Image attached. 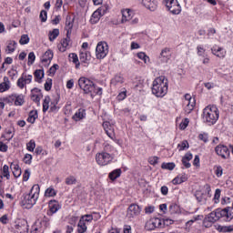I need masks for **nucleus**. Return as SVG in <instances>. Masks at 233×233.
Here are the masks:
<instances>
[{
    "mask_svg": "<svg viewBox=\"0 0 233 233\" xmlns=\"http://www.w3.org/2000/svg\"><path fill=\"white\" fill-rule=\"evenodd\" d=\"M116 148L114 147V146L108 143H105L102 152H106V154H113L112 152H114Z\"/></svg>",
    "mask_w": 233,
    "mask_h": 233,
    "instance_id": "nucleus-42",
    "label": "nucleus"
},
{
    "mask_svg": "<svg viewBox=\"0 0 233 233\" xmlns=\"http://www.w3.org/2000/svg\"><path fill=\"white\" fill-rule=\"evenodd\" d=\"M30 83H32V75L22 74L21 77L17 80V86L23 89L26 85H30Z\"/></svg>",
    "mask_w": 233,
    "mask_h": 233,
    "instance_id": "nucleus-16",
    "label": "nucleus"
},
{
    "mask_svg": "<svg viewBox=\"0 0 233 233\" xmlns=\"http://www.w3.org/2000/svg\"><path fill=\"white\" fill-rule=\"evenodd\" d=\"M59 202L56 200H50L49 201V210L47 211V216H54L57 210H59Z\"/></svg>",
    "mask_w": 233,
    "mask_h": 233,
    "instance_id": "nucleus-25",
    "label": "nucleus"
},
{
    "mask_svg": "<svg viewBox=\"0 0 233 233\" xmlns=\"http://www.w3.org/2000/svg\"><path fill=\"white\" fill-rule=\"evenodd\" d=\"M102 127L106 134V136H108V137H110V139H116V131L114 129V124H110V122L108 121H105L102 124Z\"/></svg>",
    "mask_w": 233,
    "mask_h": 233,
    "instance_id": "nucleus-14",
    "label": "nucleus"
},
{
    "mask_svg": "<svg viewBox=\"0 0 233 233\" xmlns=\"http://www.w3.org/2000/svg\"><path fill=\"white\" fill-rule=\"evenodd\" d=\"M165 227V220L159 218L149 219L145 226L146 230H156V228H163Z\"/></svg>",
    "mask_w": 233,
    "mask_h": 233,
    "instance_id": "nucleus-7",
    "label": "nucleus"
},
{
    "mask_svg": "<svg viewBox=\"0 0 233 233\" xmlns=\"http://www.w3.org/2000/svg\"><path fill=\"white\" fill-rule=\"evenodd\" d=\"M217 156H219L222 159H228L230 157V149L225 145L219 144L215 147Z\"/></svg>",
    "mask_w": 233,
    "mask_h": 233,
    "instance_id": "nucleus-11",
    "label": "nucleus"
},
{
    "mask_svg": "<svg viewBox=\"0 0 233 233\" xmlns=\"http://www.w3.org/2000/svg\"><path fill=\"white\" fill-rule=\"evenodd\" d=\"M116 99L118 101H125V99H127V91H122L120 92L117 96Z\"/></svg>",
    "mask_w": 233,
    "mask_h": 233,
    "instance_id": "nucleus-62",
    "label": "nucleus"
},
{
    "mask_svg": "<svg viewBox=\"0 0 233 233\" xmlns=\"http://www.w3.org/2000/svg\"><path fill=\"white\" fill-rule=\"evenodd\" d=\"M139 2L142 3V5H144V6L151 12H154L157 8V0H139Z\"/></svg>",
    "mask_w": 233,
    "mask_h": 233,
    "instance_id": "nucleus-22",
    "label": "nucleus"
},
{
    "mask_svg": "<svg viewBox=\"0 0 233 233\" xmlns=\"http://www.w3.org/2000/svg\"><path fill=\"white\" fill-rule=\"evenodd\" d=\"M59 69V65H53L50 69H49V74L50 76H55L56 75V72Z\"/></svg>",
    "mask_w": 233,
    "mask_h": 233,
    "instance_id": "nucleus-61",
    "label": "nucleus"
},
{
    "mask_svg": "<svg viewBox=\"0 0 233 233\" xmlns=\"http://www.w3.org/2000/svg\"><path fill=\"white\" fill-rule=\"evenodd\" d=\"M20 45H28L30 43V37L28 35H23L19 40Z\"/></svg>",
    "mask_w": 233,
    "mask_h": 233,
    "instance_id": "nucleus-53",
    "label": "nucleus"
},
{
    "mask_svg": "<svg viewBox=\"0 0 233 233\" xmlns=\"http://www.w3.org/2000/svg\"><path fill=\"white\" fill-rule=\"evenodd\" d=\"M132 17H134V12L132 10H122V23H127V21H132Z\"/></svg>",
    "mask_w": 233,
    "mask_h": 233,
    "instance_id": "nucleus-26",
    "label": "nucleus"
},
{
    "mask_svg": "<svg viewBox=\"0 0 233 233\" xmlns=\"http://www.w3.org/2000/svg\"><path fill=\"white\" fill-rule=\"evenodd\" d=\"M151 92L156 97H165L168 93V79L165 76L157 77L152 83Z\"/></svg>",
    "mask_w": 233,
    "mask_h": 233,
    "instance_id": "nucleus-1",
    "label": "nucleus"
},
{
    "mask_svg": "<svg viewBox=\"0 0 233 233\" xmlns=\"http://www.w3.org/2000/svg\"><path fill=\"white\" fill-rule=\"evenodd\" d=\"M41 192V187L39 184H35L28 194L24 196V199L22 203L25 208H32L35 203H37V199H39V194Z\"/></svg>",
    "mask_w": 233,
    "mask_h": 233,
    "instance_id": "nucleus-3",
    "label": "nucleus"
},
{
    "mask_svg": "<svg viewBox=\"0 0 233 233\" xmlns=\"http://www.w3.org/2000/svg\"><path fill=\"white\" fill-rule=\"evenodd\" d=\"M163 63H168L172 57V49L170 47H164L158 56Z\"/></svg>",
    "mask_w": 233,
    "mask_h": 233,
    "instance_id": "nucleus-17",
    "label": "nucleus"
},
{
    "mask_svg": "<svg viewBox=\"0 0 233 233\" xmlns=\"http://www.w3.org/2000/svg\"><path fill=\"white\" fill-rule=\"evenodd\" d=\"M88 228V215L83 216L77 224V232L85 233Z\"/></svg>",
    "mask_w": 233,
    "mask_h": 233,
    "instance_id": "nucleus-15",
    "label": "nucleus"
},
{
    "mask_svg": "<svg viewBox=\"0 0 233 233\" xmlns=\"http://www.w3.org/2000/svg\"><path fill=\"white\" fill-rule=\"evenodd\" d=\"M70 46V35L61 40V45L58 46L59 52H66V48Z\"/></svg>",
    "mask_w": 233,
    "mask_h": 233,
    "instance_id": "nucleus-30",
    "label": "nucleus"
},
{
    "mask_svg": "<svg viewBox=\"0 0 233 233\" xmlns=\"http://www.w3.org/2000/svg\"><path fill=\"white\" fill-rule=\"evenodd\" d=\"M10 90V79L8 76H4L3 82L0 83V93Z\"/></svg>",
    "mask_w": 233,
    "mask_h": 233,
    "instance_id": "nucleus-32",
    "label": "nucleus"
},
{
    "mask_svg": "<svg viewBox=\"0 0 233 233\" xmlns=\"http://www.w3.org/2000/svg\"><path fill=\"white\" fill-rule=\"evenodd\" d=\"M59 36V29H54L49 32V41H56Z\"/></svg>",
    "mask_w": 233,
    "mask_h": 233,
    "instance_id": "nucleus-45",
    "label": "nucleus"
},
{
    "mask_svg": "<svg viewBox=\"0 0 233 233\" xmlns=\"http://www.w3.org/2000/svg\"><path fill=\"white\" fill-rule=\"evenodd\" d=\"M96 161L99 167H106L114 161V154L106 152H98L96 154Z\"/></svg>",
    "mask_w": 233,
    "mask_h": 233,
    "instance_id": "nucleus-4",
    "label": "nucleus"
},
{
    "mask_svg": "<svg viewBox=\"0 0 233 233\" xmlns=\"http://www.w3.org/2000/svg\"><path fill=\"white\" fill-rule=\"evenodd\" d=\"M16 233H25L28 232V222L26 220H21L15 226Z\"/></svg>",
    "mask_w": 233,
    "mask_h": 233,
    "instance_id": "nucleus-23",
    "label": "nucleus"
},
{
    "mask_svg": "<svg viewBox=\"0 0 233 233\" xmlns=\"http://www.w3.org/2000/svg\"><path fill=\"white\" fill-rule=\"evenodd\" d=\"M37 117H38L37 111L35 110L30 111L29 116L27 117V122L34 124L35 123V120L37 119Z\"/></svg>",
    "mask_w": 233,
    "mask_h": 233,
    "instance_id": "nucleus-40",
    "label": "nucleus"
},
{
    "mask_svg": "<svg viewBox=\"0 0 233 233\" xmlns=\"http://www.w3.org/2000/svg\"><path fill=\"white\" fill-rule=\"evenodd\" d=\"M78 86L85 94H88V78L82 76L78 79Z\"/></svg>",
    "mask_w": 233,
    "mask_h": 233,
    "instance_id": "nucleus-27",
    "label": "nucleus"
},
{
    "mask_svg": "<svg viewBox=\"0 0 233 233\" xmlns=\"http://www.w3.org/2000/svg\"><path fill=\"white\" fill-rule=\"evenodd\" d=\"M214 170H215V175L217 176V177H221V176H223V167L215 166Z\"/></svg>",
    "mask_w": 233,
    "mask_h": 233,
    "instance_id": "nucleus-50",
    "label": "nucleus"
},
{
    "mask_svg": "<svg viewBox=\"0 0 233 233\" xmlns=\"http://www.w3.org/2000/svg\"><path fill=\"white\" fill-rule=\"evenodd\" d=\"M164 5L171 14L175 15L181 14V5L177 0H164Z\"/></svg>",
    "mask_w": 233,
    "mask_h": 233,
    "instance_id": "nucleus-8",
    "label": "nucleus"
},
{
    "mask_svg": "<svg viewBox=\"0 0 233 233\" xmlns=\"http://www.w3.org/2000/svg\"><path fill=\"white\" fill-rule=\"evenodd\" d=\"M141 214V207L137 204H131L127 211V218L128 219H132L133 218H136Z\"/></svg>",
    "mask_w": 233,
    "mask_h": 233,
    "instance_id": "nucleus-13",
    "label": "nucleus"
},
{
    "mask_svg": "<svg viewBox=\"0 0 233 233\" xmlns=\"http://www.w3.org/2000/svg\"><path fill=\"white\" fill-rule=\"evenodd\" d=\"M219 198H221V189H216L213 198L214 203H219Z\"/></svg>",
    "mask_w": 233,
    "mask_h": 233,
    "instance_id": "nucleus-54",
    "label": "nucleus"
},
{
    "mask_svg": "<svg viewBox=\"0 0 233 233\" xmlns=\"http://www.w3.org/2000/svg\"><path fill=\"white\" fill-rule=\"evenodd\" d=\"M202 119L204 123H207L209 127L216 125L218 119H219V109L216 106H208L203 109Z\"/></svg>",
    "mask_w": 233,
    "mask_h": 233,
    "instance_id": "nucleus-2",
    "label": "nucleus"
},
{
    "mask_svg": "<svg viewBox=\"0 0 233 233\" xmlns=\"http://www.w3.org/2000/svg\"><path fill=\"white\" fill-rule=\"evenodd\" d=\"M11 168L13 169V175L15 177H19L21 176V167H19V165L13 164L11 165Z\"/></svg>",
    "mask_w": 233,
    "mask_h": 233,
    "instance_id": "nucleus-41",
    "label": "nucleus"
},
{
    "mask_svg": "<svg viewBox=\"0 0 233 233\" xmlns=\"http://www.w3.org/2000/svg\"><path fill=\"white\" fill-rule=\"evenodd\" d=\"M15 48H17V42L9 40L7 42L5 52H7V54H14V52H15Z\"/></svg>",
    "mask_w": 233,
    "mask_h": 233,
    "instance_id": "nucleus-34",
    "label": "nucleus"
},
{
    "mask_svg": "<svg viewBox=\"0 0 233 233\" xmlns=\"http://www.w3.org/2000/svg\"><path fill=\"white\" fill-rule=\"evenodd\" d=\"M211 54L219 59H224V57L227 56V51L219 46H213L211 47Z\"/></svg>",
    "mask_w": 233,
    "mask_h": 233,
    "instance_id": "nucleus-19",
    "label": "nucleus"
},
{
    "mask_svg": "<svg viewBox=\"0 0 233 233\" xmlns=\"http://www.w3.org/2000/svg\"><path fill=\"white\" fill-rule=\"evenodd\" d=\"M184 105H186L185 112L187 114H190V112L194 110V106H196V99L192 98V96H190V94H186Z\"/></svg>",
    "mask_w": 233,
    "mask_h": 233,
    "instance_id": "nucleus-12",
    "label": "nucleus"
},
{
    "mask_svg": "<svg viewBox=\"0 0 233 233\" xmlns=\"http://www.w3.org/2000/svg\"><path fill=\"white\" fill-rule=\"evenodd\" d=\"M76 177H68L66 178V185H76Z\"/></svg>",
    "mask_w": 233,
    "mask_h": 233,
    "instance_id": "nucleus-63",
    "label": "nucleus"
},
{
    "mask_svg": "<svg viewBox=\"0 0 233 233\" xmlns=\"http://www.w3.org/2000/svg\"><path fill=\"white\" fill-rule=\"evenodd\" d=\"M138 59H141L144 61V63L147 65V63H150V57L147 56L144 52L137 53Z\"/></svg>",
    "mask_w": 233,
    "mask_h": 233,
    "instance_id": "nucleus-46",
    "label": "nucleus"
},
{
    "mask_svg": "<svg viewBox=\"0 0 233 233\" xmlns=\"http://www.w3.org/2000/svg\"><path fill=\"white\" fill-rule=\"evenodd\" d=\"M88 90L89 94H91V97L94 96H103V88L97 87L94 82L88 81Z\"/></svg>",
    "mask_w": 233,
    "mask_h": 233,
    "instance_id": "nucleus-18",
    "label": "nucleus"
},
{
    "mask_svg": "<svg viewBox=\"0 0 233 233\" xmlns=\"http://www.w3.org/2000/svg\"><path fill=\"white\" fill-rule=\"evenodd\" d=\"M96 59H105L108 56V44L106 42H99L96 48Z\"/></svg>",
    "mask_w": 233,
    "mask_h": 233,
    "instance_id": "nucleus-9",
    "label": "nucleus"
},
{
    "mask_svg": "<svg viewBox=\"0 0 233 233\" xmlns=\"http://www.w3.org/2000/svg\"><path fill=\"white\" fill-rule=\"evenodd\" d=\"M57 196V191L55 190L54 187H49L45 191V198H56Z\"/></svg>",
    "mask_w": 233,
    "mask_h": 233,
    "instance_id": "nucleus-37",
    "label": "nucleus"
},
{
    "mask_svg": "<svg viewBox=\"0 0 233 233\" xmlns=\"http://www.w3.org/2000/svg\"><path fill=\"white\" fill-rule=\"evenodd\" d=\"M189 145H188V141L187 140H183L180 144L177 145V148L179 150V152L183 151V150H187V148H188Z\"/></svg>",
    "mask_w": 233,
    "mask_h": 233,
    "instance_id": "nucleus-49",
    "label": "nucleus"
},
{
    "mask_svg": "<svg viewBox=\"0 0 233 233\" xmlns=\"http://www.w3.org/2000/svg\"><path fill=\"white\" fill-rule=\"evenodd\" d=\"M101 15H100V13H99V11H95L94 13H93V15H91V18H90V23H91V25H96V23H99V19H101Z\"/></svg>",
    "mask_w": 233,
    "mask_h": 233,
    "instance_id": "nucleus-38",
    "label": "nucleus"
},
{
    "mask_svg": "<svg viewBox=\"0 0 233 233\" xmlns=\"http://www.w3.org/2000/svg\"><path fill=\"white\" fill-rule=\"evenodd\" d=\"M188 180V176L187 174L182 173L178 176H177L173 180L172 183L173 185H181V183H185V181Z\"/></svg>",
    "mask_w": 233,
    "mask_h": 233,
    "instance_id": "nucleus-31",
    "label": "nucleus"
},
{
    "mask_svg": "<svg viewBox=\"0 0 233 233\" xmlns=\"http://www.w3.org/2000/svg\"><path fill=\"white\" fill-rule=\"evenodd\" d=\"M3 176L6 177V179H10V171L8 166L5 165L3 167Z\"/></svg>",
    "mask_w": 233,
    "mask_h": 233,
    "instance_id": "nucleus-56",
    "label": "nucleus"
},
{
    "mask_svg": "<svg viewBox=\"0 0 233 233\" xmlns=\"http://www.w3.org/2000/svg\"><path fill=\"white\" fill-rule=\"evenodd\" d=\"M34 61H35V54H34V52H30L28 54V62L27 65H34Z\"/></svg>",
    "mask_w": 233,
    "mask_h": 233,
    "instance_id": "nucleus-57",
    "label": "nucleus"
},
{
    "mask_svg": "<svg viewBox=\"0 0 233 233\" xmlns=\"http://www.w3.org/2000/svg\"><path fill=\"white\" fill-rule=\"evenodd\" d=\"M42 97H43V94H41V90H39L37 88H34L31 91V99L35 103H39V101H41Z\"/></svg>",
    "mask_w": 233,
    "mask_h": 233,
    "instance_id": "nucleus-28",
    "label": "nucleus"
},
{
    "mask_svg": "<svg viewBox=\"0 0 233 233\" xmlns=\"http://www.w3.org/2000/svg\"><path fill=\"white\" fill-rule=\"evenodd\" d=\"M69 59L76 65V68H79V58L77 57V55L75 53L69 54Z\"/></svg>",
    "mask_w": 233,
    "mask_h": 233,
    "instance_id": "nucleus-44",
    "label": "nucleus"
},
{
    "mask_svg": "<svg viewBox=\"0 0 233 233\" xmlns=\"http://www.w3.org/2000/svg\"><path fill=\"white\" fill-rule=\"evenodd\" d=\"M72 28H74V19H72L70 16H66L65 26V30H66V35H72Z\"/></svg>",
    "mask_w": 233,
    "mask_h": 233,
    "instance_id": "nucleus-29",
    "label": "nucleus"
},
{
    "mask_svg": "<svg viewBox=\"0 0 233 233\" xmlns=\"http://www.w3.org/2000/svg\"><path fill=\"white\" fill-rule=\"evenodd\" d=\"M161 168L165 170H174V168H176V164H174V162L163 163Z\"/></svg>",
    "mask_w": 233,
    "mask_h": 233,
    "instance_id": "nucleus-48",
    "label": "nucleus"
},
{
    "mask_svg": "<svg viewBox=\"0 0 233 233\" xmlns=\"http://www.w3.org/2000/svg\"><path fill=\"white\" fill-rule=\"evenodd\" d=\"M210 185L206 184L203 187V189L196 191V198L198 203L201 205H205L207 203V199L210 198Z\"/></svg>",
    "mask_w": 233,
    "mask_h": 233,
    "instance_id": "nucleus-5",
    "label": "nucleus"
},
{
    "mask_svg": "<svg viewBox=\"0 0 233 233\" xmlns=\"http://www.w3.org/2000/svg\"><path fill=\"white\" fill-rule=\"evenodd\" d=\"M96 12H98V14H100V15L103 17V15H105V14L108 12V5H102L96 10Z\"/></svg>",
    "mask_w": 233,
    "mask_h": 233,
    "instance_id": "nucleus-52",
    "label": "nucleus"
},
{
    "mask_svg": "<svg viewBox=\"0 0 233 233\" xmlns=\"http://www.w3.org/2000/svg\"><path fill=\"white\" fill-rule=\"evenodd\" d=\"M197 50H198V56L199 57H205V56H207V54H205L206 50H205V48H203V46H198L197 47Z\"/></svg>",
    "mask_w": 233,
    "mask_h": 233,
    "instance_id": "nucleus-58",
    "label": "nucleus"
},
{
    "mask_svg": "<svg viewBox=\"0 0 233 233\" xmlns=\"http://www.w3.org/2000/svg\"><path fill=\"white\" fill-rule=\"evenodd\" d=\"M122 173L123 171L121 170V168H116L109 173L108 177L111 181H116L117 177H121Z\"/></svg>",
    "mask_w": 233,
    "mask_h": 233,
    "instance_id": "nucleus-35",
    "label": "nucleus"
},
{
    "mask_svg": "<svg viewBox=\"0 0 233 233\" xmlns=\"http://www.w3.org/2000/svg\"><path fill=\"white\" fill-rule=\"evenodd\" d=\"M188 123H190V120H188V118H185L179 125L180 130H185V128L188 127Z\"/></svg>",
    "mask_w": 233,
    "mask_h": 233,
    "instance_id": "nucleus-60",
    "label": "nucleus"
},
{
    "mask_svg": "<svg viewBox=\"0 0 233 233\" xmlns=\"http://www.w3.org/2000/svg\"><path fill=\"white\" fill-rule=\"evenodd\" d=\"M45 77V71L43 69H37L35 71V79L39 83L41 79Z\"/></svg>",
    "mask_w": 233,
    "mask_h": 233,
    "instance_id": "nucleus-43",
    "label": "nucleus"
},
{
    "mask_svg": "<svg viewBox=\"0 0 233 233\" xmlns=\"http://www.w3.org/2000/svg\"><path fill=\"white\" fill-rule=\"evenodd\" d=\"M217 230L218 232L227 233V232H233V225L229 226H218Z\"/></svg>",
    "mask_w": 233,
    "mask_h": 233,
    "instance_id": "nucleus-39",
    "label": "nucleus"
},
{
    "mask_svg": "<svg viewBox=\"0 0 233 233\" xmlns=\"http://www.w3.org/2000/svg\"><path fill=\"white\" fill-rule=\"evenodd\" d=\"M45 90H46V92H50V90H52V78L46 79L45 83Z\"/></svg>",
    "mask_w": 233,
    "mask_h": 233,
    "instance_id": "nucleus-55",
    "label": "nucleus"
},
{
    "mask_svg": "<svg viewBox=\"0 0 233 233\" xmlns=\"http://www.w3.org/2000/svg\"><path fill=\"white\" fill-rule=\"evenodd\" d=\"M48 17V13L46 10L40 12V19L42 23H45Z\"/></svg>",
    "mask_w": 233,
    "mask_h": 233,
    "instance_id": "nucleus-59",
    "label": "nucleus"
},
{
    "mask_svg": "<svg viewBox=\"0 0 233 233\" xmlns=\"http://www.w3.org/2000/svg\"><path fill=\"white\" fill-rule=\"evenodd\" d=\"M101 218V214L99 212H93L88 215V221H97V219Z\"/></svg>",
    "mask_w": 233,
    "mask_h": 233,
    "instance_id": "nucleus-47",
    "label": "nucleus"
},
{
    "mask_svg": "<svg viewBox=\"0 0 233 233\" xmlns=\"http://www.w3.org/2000/svg\"><path fill=\"white\" fill-rule=\"evenodd\" d=\"M26 148H27L28 152H34V150H35V140H30L26 144Z\"/></svg>",
    "mask_w": 233,
    "mask_h": 233,
    "instance_id": "nucleus-51",
    "label": "nucleus"
},
{
    "mask_svg": "<svg viewBox=\"0 0 233 233\" xmlns=\"http://www.w3.org/2000/svg\"><path fill=\"white\" fill-rule=\"evenodd\" d=\"M5 101L7 105H15V106H23L25 105V95L12 94L5 96Z\"/></svg>",
    "mask_w": 233,
    "mask_h": 233,
    "instance_id": "nucleus-6",
    "label": "nucleus"
},
{
    "mask_svg": "<svg viewBox=\"0 0 233 233\" xmlns=\"http://www.w3.org/2000/svg\"><path fill=\"white\" fill-rule=\"evenodd\" d=\"M125 83V78L121 75H116L111 79V85L113 86H119Z\"/></svg>",
    "mask_w": 233,
    "mask_h": 233,
    "instance_id": "nucleus-33",
    "label": "nucleus"
},
{
    "mask_svg": "<svg viewBox=\"0 0 233 233\" xmlns=\"http://www.w3.org/2000/svg\"><path fill=\"white\" fill-rule=\"evenodd\" d=\"M50 96H45L43 102V112H46L50 108V112H57V104L59 101L57 99L53 100L50 104Z\"/></svg>",
    "mask_w": 233,
    "mask_h": 233,
    "instance_id": "nucleus-10",
    "label": "nucleus"
},
{
    "mask_svg": "<svg viewBox=\"0 0 233 233\" xmlns=\"http://www.w3.org/2000/svg\"><path fill=\"white\" fill-rule=\"evenodd\" d=\"M52 59H54V52L50 49L45 52V54L41 57V63L44 66H48L50 63H52Z\"/></svg>",
    "mask_w": 233,
    "mask_h": 233,
    "instance_id": "nucleus-20",
    "label": "nucleus"
},
{
    "mask_svg": "<svg viewBox=\"0 0 233 233\" xmlns=\"http://www.w3.org/2000/svg\"><path fill=\"white\" fill-rule=\"evenodd\" d=\"M88 43L85 42L82 44L80 53H79V59L81 63H86L88 59Z\"/></svg>",
    "mask_w": 233,
    "mask_h": 233,
    "instance_id": "nucleus-21",
    "label": "nucleus"
},
{
    "mask_svg": "<svg viewBox=\"0 0 233 233\" xmlns=\"http://www.w3.org/2000/svg\"><path fill=\"white\" fill-rule=\"evenodd\" d=\"M85 116H86V113L85 111V109L80 108L77 110V112L73 116V119L75 121H81V119H83V117H85Z\"/></svg>",
    "mask_w": 233,
    "mask_h": 233,
    "instance_id": "nucleus-36",
    "label": "nucleus"
},
{
    "mask_svg": "<svg viewBox=\"0 0 233 233\" xmlns=\"http://www.w3.org/2000/svg\"><path fill=\"white\" fill-rule=\"evenodd\" d=\"M24 163H25V165H31V163H32V155L25 154V157H24Z\"/></svg>",
    "mask_w": 233,
    "mask_h": 233,
    "instance_id": "nucleus-64",
    "label": "nucleus"
},
{
    "mask_svg": "<svg viewBox=\"0 0 233 233\" xmlns=\"http://www.w3.org/2000/svg\"><path fill=\"white\" fill-rule=\"evenodd\" d=\"M35 225L41 230V228H46L50 227V218L48 217H43L42 218H38Z\"/></svg>",
    "mask_w": 233,
    "mask_h": 233,
    "instance_id": "nucleus-24",
    "label": "nucleus"
}]
</instances>
